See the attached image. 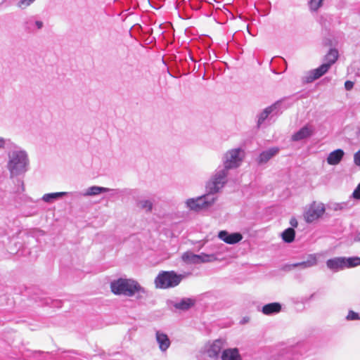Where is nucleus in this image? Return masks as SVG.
<instances>
[{
	"label": "nucleus",
	"mask_w": 360,
	"mask_h": 360,
	"mask_svg": "<svg viewBox=\"0 0 360 360\" xmlns=\"http://www.w3.org/2000/svg\"><path fill=\"white\" fill-rule=\"evenodd\" d=\"M29 167L27 153L21 149H15L8 153L7 168L11 176H16L25 173Z\"/></svg>",
	"instance_id": "obj_1"
},
{
	"label": "nucleus",
	"mask_w": 360,
	"mask_h": 360,
	"mask_svg": "<svg viewBox=\"0 0 360 360\" xmlns=\"http://www.w3.org/2000/svg\"><path fill=\"white\" fill-rule=\"evenodd\" d=\"M112 292L115 295L134 296L136 292L146 293V290L134 280L120 278L110 284Z\"/></svg>",
	"instance_id": "obj_2"
},
{
	"label": "nucleus",
	"mask_w": 360,
	"mask_h": 360,
	"mask_svg": "<svg viewBox=\"0 0 360 360\" xmlns=\"http://www.w3.org/2000/svg\"><path fill=\"white\" fill-rule=\"evenodd\" d=\"M338 58V51L335 49H331L325 56L326 63L319 68L308 71L303 77L305 83H311L320 78L326 74L330 68L331 65L335 63Z\"/></svg>",
	"instance_id": "obj_3"
},
{
	"label": "nucleus",
	"mask_w": 360,
	"mask_h": 360,
	"mask_svg": "<svg viewBox=\"0 0 360 360\" xmlns=\"http://www.w3.org/2000/svg\"><path fill=\"white\" fill-rule=\"evenodd\" d=\"M228 172L221 166L217 168L210 179L207 182V194L214 196V194L218 193L224 186L227 181Z\"/></svg>",
	"instance_id": "obj_4"
},
{
	"label": "nucleus",
	"mask_w": 360,
	"mask_h": 360,
	"mask_svg": "<svg viewBox=\"0 0 360 360\" xmlns=\"http://www.w3.org/2000/svg\"><path fill=\"white\" fill-rule=\"evenodd\" d=\"M182 280V276L174 271H161L155 278L156 288L167 289L178 285Z\"/></svg>",
	"instance_id": "obj_5"
},
{
	"label": "nucleus",
	"mask_w": 360,
	"mask_h": 360,
	"mask_svg": "<svg viewBox=\"0 0 360 360\" xmlns=\"http://www.w3.org/2000/svg\"><path fill=\"white\" fill-rule=\"evenodd\" d=\"M244 153L240 148L227 151L223 157V168L229 170L239 167L243 161Z\"/></svg>",
	"instance_id": "obj_6"
},
{
	"label": "nucleus",
	"mask_w": 360,
	"mask_h": 360,
	"mask_svg": "<svg viewBox=\"0 0 360 360\" xmlns=\"http://www.w3.org/2000/svg\"><path fill=\"white\" fill-rule=\"evenodd\" d=\"M215 200L216 198L214 196L205 194L197 198H191L187 200L186 205L192 210L198 211L212 205Z\"/></svg>",
	"instance_id": "obj_7"
},
{
	"label": "nucleus",
	"mask_w": 360,
	"mask_h": 360,
	"mask_svg": "<svg viewBox=\"0 0 360 360\" xmlns=\"http://www.w3.org/2000/svg\"><path fill=\"white\" fill-rule=\"evenodd\" d=\"M325 212V206L323 203L314 202L310 205L304 213V219L307 222L311 223L318 219Z\"/></svg>",
	"instance_id": "obj_8"
},
{
	"label": "nucleus",
	"mask_w": 360,
	"mask_h": 360,
	"mask_svg": "<svg viewBox=\"0 0 360 360\" xmlns=\"http://www.w3.org/2000/svg\"><path fill=\"white\" fill-rule=\"evenodd\" d=\"M182 259L185 262L193 263L209 262L217 259L214 255H206L203 253L201 255H193L189 252L184 254Z\"/></svg>",
	"instance_id": "obj_9"
},
{
	"label": "nucleus",
	"mask_w": 360,
	"mask_h": 360,
	"mask_svg": "<svg viewBox=\"0 0 360 360\" xmlns=\"http://www.w3.org/2000/svg\"><path fill=\"white\" fill-rule=\"evenodd\" d=\"M218 237L220 240L229 245H234L243 239V236L240 233H229L227 231H220L218 233Z\"/></svg>",
	"instance_id": "obj_10"
},
{
	"label": "nucleus",
	"mask_w": 360,
	"mask_h": 360,
	"mask_svg": "<svg viewBox=\"0 0 360 360\" xmlns=\"http://www.w3.org/2000/svg\"><path fill=\"white\" fill-rule=\"evenodd\" d=\"M314 129L312 125L306 124L297 131L294 133L291 139L293 141H300L307 138L310 137L314 133Z\"/></svg>",
	"instance_id": "obj_11"
},
{
	"label": "nucleus",
	"mask_w": 360,
	"mask_h": 360,
	"mask_svg": "<svg viewBox=\"0 0 360 360\" xmlns=\"http://www.w3.org/2000/svg\"><path fill=\"white\" fill-rule=\"evenodd\" d=\"M279 148L272 147L268 150L262 151L257 158V162L259 165L266 164L273 157L276 156L279 153Z\"/></svg>",
	"instance_id": "obj_12"
},
{
	"label": "nucleus",
	"mask_w": 360,
	"mask_h": 360,
	"mask_svg": "<svg viewBox=\"0 0 360 360\" xmlns=\"http://www.w3.org/2000/svg\"><path fill=\"white\" fill-rule=\"evenodd\" d=\"M43 26V21L37 20L34 16L27 18L24 22V28L28 32H35L41 30Z\"/></svg>",
	"instance_id": "obj_13"
},
{
	"label": "nucleus",
	"mask_w": 360,
	"mask_h": 360,
	"mask_svg": "<svg viewBox=\"0 0 360 360\" xmlns=\"http://www.w3.org/2000/svg\"><path fill=\"white\" fill-rule=\"evenodd\" d=\"M281 105V101H277L274 104L266 108L262 112L257 115V127H260L262 123L267 119L269 115L278 110Z\"/></svg>",
	"instance_id": "obj_14"
},
{
	"label": "nucleus",
	"mask_w": 360,
	"mask_h": 360,
	"mask_svg": "<svg viewBox=\"0 0 360 360\" xmlns=\"http://www.w3.org/2000/svg\"><path fill=\"white\" fill-rule=\"evenodd\" d=\"M345 152L342 149H337L330 152L327 157V162L330 165H338L342 160Z\"/></svg>",
	"instance_id": "obj_15"
},
{
	"label": "nucleus",
	"mask_w": 360,
	"mask_h": 360,
	"mask_svg": "<svg viewBox=\"0 0 360 360\" xmlns=\"http://www.w3.org/2000/svg\"><path fill=\"white\" fill-rule=\"evenodd\" d=\"M224 342L221 340H216L210 345L207 351V355L211 358H217L223 348Z\"/></svg>",
	"instance_id": "obj_16"
},
{
	"label": "nucleus",
	"mask_w": 360,
	"mask_h": 360,
	"mask_svg": "<svg viewBox=\"0 0 360 360\" xmlns=\"http://www.w3.org/2000/svg\"><path fill=\"white\" fill-rule=\"evenodd\" d=\"M156 340L158 343L159 348L162 352H165L170 346V340L168 336L160 331L156 332Z\"/></svg>",
	"instance_id": "obj_17"
},
{
	"label": "nucleus",
	"mask_w": 360,
	"mask_h": 360,
	"mask_svg": "<svg viewBox=\"0 0 360 360\" xmlns=\"http://www.w3.org/2000/svg\"><path fill=\"white\" fill-rule=\"evenodd\" d=\"M110 191V188H108L93 186L86 189V191L81 193V195L84 196H95L99 195L101 193H106Z\"/></svg>",
	"instance_id": "obj_18"
},
{
	"label": "nucleus",
	"mask_w": 360,
	"mask_h": 360,
	"mask_svg": "<svg viewBox=\"0 0 360 360\" xmlns=\"http://www.w3.org/2000/svg\"><path fill=\"white\" fill-rule=\"evenodd\" d=\"M222 360H241L240 355L238 349H226L223 351L221 354Z\"/></svg>",
	"instance_id": "obj_19"
},
{
	"label": "nucleus",
	"mask_w": 360,
	"mask_h": 360,
	"mask_svg": "<svg viewBox=\"0 0 360 360\" xmlns=\"http://www.w3.org/2000/svg\"><path fill=\"white\" fill-rule=\"evenodd\" d=\"M327 266L330 269L340 270L346 268L345 258H335L327 262Z\"/></svg>",
	"instance_id": "obj_20"
},
{
	"label": "nucleus",
	"mask_w": 360,
	"mask_h": 360,
	"mask_svg": "<svg viewBox=\"0 0 360 360\" xmlns=\"http://www.w3.org/2000/svg\"><path fill=\"white\" fill-rule=\"evenodd\" d=\"M195 303V300L191 298H184L180 302L174 304L175 309L179 310H187L194 306Z\"/></svg>",
	"instance_id": "obj_21"
},
{
	"label": "nucleus",
	"mask_w": 360,
	"mask_h": 360,
	"mask_svg": "<svg viewBox=\"0 0 360 360\" xmlns=\"http://www.w3.org/2000/svg\"><path fill=\"white\" fill-rule=\"evenodd\" d=\"M281 310V305L278 302H272L264 305L262 307V312L266 315L274 313H278Z\"/></svg>",
	"instance_id": "obj_22"
},
{
	"label": "nucleus",
	"mask_w": 360,
	"mask_h": 360,
	"mask_svg": "<svg viewBox=\"0 0 360 360\" xmlns=\"http://www.w3.org/2000/svg\"><path fill=\"white\" fill-rule=\"evenodd\" d=\"M295 232L293 228L286 229L281 234L283 240L286 243H291L294 240Z\"/></svg>",
	"instance_id": "obj_23"
},
{
	"label": "nucleus",
	"mask_w": 360,
	"mask_h": 360,
	"mask_svg": "<svg viewBox=\"0 0 360 360\" xmlns=\"http://www.w3.org/2000/svg\"><path fill=\"white\" fill-rule=\"evenodd\" d=\"M68 193L67 192H57V193H46V202H53L54 200L62 198L65 195H67Z\"/></svg>",
	"instance_id": "obj_24"
},
{
	"label": "nucleus",
	"mask_w": 360,
	"mask_h": 360,
	"mask_svg": "<svg viewBox=\"0 0 360 360\" xmlns=\"http://www.w3.org/2000/svg\"><path fill=\"white\" fill-rule=\"evenodd\" d=\"M138 207L146 212H150L153 208V202L149 200H141L137 203Z\"/></svg>",
	"instance_id": "obj_25"
},
{
	"label": "nucleus",
	"mask_w": 360,
	"mask_h": 360,
	"mask_svg": "<svg viewBox=\"0 0 360 360\" xmlns=\"http://www.w3.org/2000/svg\"><path fill=\"white\" fill-rule=\"evenodd\" d=\"M345 264L347 268L356 266L360 264V258L359 257H351L345 259Z\"/></svg>",
	"instance_id": "obj_26"
},
{
	"label": "nucleus",
	"mask_w": 360,
	"mask_h": 360,
	"mask_svg": "<svg viewBox=\"0 0 360 360\" xmlns=\"http://www.w3.org/2000/svg\"><path fill=\"white\" fill-rule=\"evenodd\" d=\"M323 0H310L309 4L311 10L317 11L321 6L322 5V2Z\"/></svg>",
	"instance_id": "obj_27"
},
{
	"label": "nucleus",
	"mask_w": 360,
	"mask_h": 360,
	"mask_svg": "<svg viewBox=\"0 0 360 360\" xmlns=\"http://www.w3.org/2000/svg\"><path fill=\"white\" fill-rule=\"evenodd\" d=\"M35 0H20L18 3V6L21 9H25L30 6Z\"/></svg>",
	"instance_id": "obj_28"
},
{
	"label": "nucleus",
	"mask_w": 360,
	"mask_h": 360,
	"mask_svg": "<svg viewBox=\"0 0 360 360\" xmlns=\"http://www.w3.org/2000/svg\"><path fill=\"white\" fill-rule=\"evenodd\" d=\"M347 319L348 320H358L360 319L358 314L354 312V311H349L347 316Z\"/></svg>",
	"instance_id": "obj_29"
},
{
	"label": "nucleus",
	"mask_w": 360,
	"mask_h": 360,
	"mask_svg": "<svg viewBox=\"0 0 360 360\" xmlns=\"http://www.w3.org/2000/svg\"><path fill=\"white\" fill-rule=\"evenodd\" d=\"M352 197L356 200H360V183L353 191Z\"/></svg>",
	"instance_id": "obj_30"
},
{
	"label": "nucleus",
	"mask_w": 360,
	"mask_h": 360,
	"mask_svg": "<svg viewBox=\"0 0 360 360\" xmlns=\"http://www.w3.org/2000/svg\"><path fill=\"white\" fill-rule=\"evenodd\" d=\"M354 162L356 166H360V150L354 153Z\"/></svg>",
	"instance_id": "obj_31"
},
{
	"label": "nucleus",
	"mask_w": 360,
	"mask_h": 360,
	"mask_svg": "<svg viewBox=\"0 0 360 360\" xmlns=\"http://www.w3.org/2000/svg\"><path fill=\"white\" fill-rule=\"evenodd\" d=\"M346 207L345 203H335L333 205L332 208L334 210H340Z\"/></svg>",
	"instance_id": "obj_32"
},
{
	"label": "nucleus",
	"mask_w": 360,
	"mask_h": 360,
	"mask_svg": "<svg viewBox=\"0 0 360 360\" xmlns=\"http://www.w3.org/2000/svg\"><path fill=\"white\" fill-rule=\"evenodd\" d=\"M109 192H110V196H112V197L117 195H120L122 193V191L120 189H111L110 188V191Z\"/></svg>",
	"instance_id": "obj_33"
},
{
	"label": "nucleus",
	"mask_w": 360,
	"mask_h": 360,
	"mask_svg": "<svg viewBox=\"0 0 360 360\" xmlns=\"http://www.w3.org/2000/svg\"><path fill=\"white\" fill-rule=\"evenodd\" d=\"M290 224L291 225V228H295L298 225L297 220L295 217H292L290 220Z\"/></svg>",
	"instance_id": "obj_34"
},
{
	"label": "nucleus",
	"mask_w": 360,
	"mask_h": 360,
	"mask_svg": "<svg viewBox=\"0 0 360 360\" xmlns=\"http://www.w3.org/2000/svg\"><path fill=\"white\" fill-rule=\"evenodd\" d=\"M354 86V83L351 81H347L345 83V87L347 90H351Z\"/></svg>",
	"instance_id": "obj_35"
},
{
	"label": "nucleus",
	"mask_w": 360,
	"mask_h": 360,
	"mask_svg": "<svg viewBox=\"0 0 360 360\" xmlns=\"http://www.w3.org/2000/svg\"><path fill=\"white\" fill-rule=\"evenodd\" d=\"M298 265H302V266H307L306 262H301V263H297V264H294L292 265H290L288 267H290V266L295 267V266H297Z\"/></svg>",
	"instance_id": "obj_36"
},
{
	"label": "nucleus",
	"mask_w": 360,
	"mask_h": 360,
	"mask_svg": "<svg viewBox=\"0 0 360 360\" xmlns=\"http://www.w3.org/2000/svg\"><path fill=\"white\" fill-rule=\"evenodd\" d=\"M5 146V140L3 138H0V148H4Z\"/></svg>",
	"instance_id": "obj_37"
},
{
	"label": "nucleus",
	"mask_w": 360,
	"mask_h": 360,
	"mask_svg": "<svg viewBox=\"0 0 360 360\" xmlns=\"http://www.w3.org/2000/svg\"><path fill=\"white\" fill-rule=\"evenodd\" d=\"M354 240L355 241L360 242V231L355 235Z\"/></svg>",
	"instance_id": "obj_38"
},
{
	"label": "nucleus",
	"mask_w": 360,
	"mask_h": 360,
	"mask_svg": "<svg viewBox=\"0 0 360 360\" xmlns=\"http://www.w3.org/2000/svg\"><path fill=\"white\" fill-rule=\"evenodd\" d=\"M25 249H20L18 250L17 252H16V254L18 255H21L22 251L24 250Z\"/></svg>",
	"instance_id": "obj_39"
},
{
	"label": "nucleus",
	"mask_w": 360,
	"mask_h": 360,
	"mask_svg": "<svg viewBox=\"0 0 360 360\" xmlns=\"http://www.w3.org/2000/svg\"><path fill=\"white\" fill-rule=\"evenodd\" d=\"M42 200H45V195L42 197Z\"/></svg>",
	"instance_id": "obj_40"
}]
</instances>
